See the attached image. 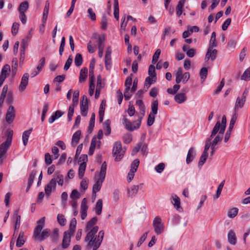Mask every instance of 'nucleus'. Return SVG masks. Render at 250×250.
I'll return each mask as SVG.
<instances>
[{
	"instance_id": "nucleus-51",
	"label": "nucleus",
	"mask_w": 250,
	"mask_h": 250,
	"mask_svg": "<svg viewBox=\"0 0 250 250\" xmlns=\"http://www.w3.org/2000/svg\"><path fill=\"white\" fill-rule=\"evenodd\" d=\"M56 179V183L57 182L59 185L62 186L63 184V176L62 174L57 172L55 174V177Z\"/></svg>"
},
{
	"instance_id": "nucleus-50",
	"label": "nucleus",
	"mask_w": 250,
	"mask_h": 250,
	"mask_svg": "<svg viewBox=\"0 0 250 250\" xmlns=\"http://www.w3.org/2000/svg\"><path fill=\"white\" fill-rule=\"evenodd\" d=\"M104 86V83L102 82V77L101 75H98L97 77V82L96 84V90L101 91V90Z\"/></svg>"
},
{
	"instance_id": "nucleus-10",
	"label": "nucleus",
	"mask_w": 250,
	"mask_h": 250,
	"mask_svg": "<svg viewBox=\"0 0 250 250\" xmlns=\"http://www.w3.org/2000/svg\"><path fill=\"white\" fill-rule=\"evenodd\" d=\"M218 126L219 124H217L216 126L213 127L210 137L207 139L205 143L204 150L203 153H204L205 154H208V151L210 146L211 139L214 136H215L216 135V134L218 132Z\"/></svg>"
},
{
	"instance_id": "nucleus-52",
	"label": "nucleus",
	"mask_w": 250,
	"mask_h": 250,
	"mask_svg": "<svg viewBox=\"0 0 250 250\" xmlns=\"http://www.w3.org/2000/svg\"><path fill=\"white\" fill-rule=\"evenodd\" d=\"M110 122L109 120H106L104 124V128L105 129V134L109 135L111 133V128L110 127Z\"/></svg>"
},
{
	"instance_id": "nucleus-38",
	"label": "nucleus",
	"mask_w": 250,
	"mask_h": 250,
	"mask_svg": "<svg viewBox=\"0 0 250 250\" xmlns=\"http://www.w3.org/2000/svg\"><path fill=\"white\" fill-rule=\"evenodd\" d=\"M95 64V59H93L89 65V78L95 79L94 75V69Z\"/></svg>"
},
{
	"instance_id": "nucleus-46",
	"label": "nucleus",
	"mask_w": 250,
	"mask_h": 250,
	"mask_svg": "<svg viewBox=\"0 0 250 250\" xmlns=\"http://www.w3.org/2000/svg\"><path fill=\"white\" fill-rule=\"evenodd\" d=\"M83 59L81 54L78 53L76 55L74 59L75 64L77 66H80L83 63Z\"/></svg>"
},
{
	"instance_id": "nucleus-47",
	"label": "nucleus",
	"mask_w": 250,
	"mask_h": 250,
	"mask_svg": "<svg viewBox=\"0 0 250 250\" xmlns=\"http://www.w3.org/2000/svg\"><path fill=\"white\" fill-rule=\"evenodd\" d=\"M238 212V208H233L229 210L228 212V216L230 218H233L237 215Z\"/></svg>"
},
{
	"instance_id": "nucleus-62",
	"label": "nucleus",
	"mask_w": 250,
	"mask_h": 250,
	"mask_svg": "<svg viewBox=\"0 0 250 250\" xmlns=\"http://www.w3.org/2000/svg\"><path fill=\"white\" fill-rule=\"evenodd\" d=\"M52 239L54 242H56L59 238V229L55 228L53 230V234L51 236Z\"/></svg>"
},
{
	"instance_id": "nucleus-57",
	"label": "nucleus",
	"mask_w": 250,
	"mask_h": 250,
	"mask_svg": "<svg viewBox=\"0 0 250 250\" xmlns=\"http://www.w3.org/2000/svg\"><path fill=\"white\" fill-rule=\"evenodd\" d=\"M208 157V154H205L204 153H202V155L200 157L199 163H198V166L199 167L202 166L206 162L207 159Z\"/></svg>"
},
{
	"instance_id": "nucleus-17",
	"label": "nucleus",
	"mask_w": 250,
	"mask_h": 250,
	"mask_svg": "<svg viewBox=\"0 0 250 250\" xmlns=\"http://www.w3.org/2000/svg\"><path fill=\"white\" fill-rule=\"evenodd\" d=\"M29 80V74L27 73L23 74L21 80L20 85L18 87L19 91L20 92H23L26 88V86L28 83Z\"/></svg>"
},
{
	"instance_id": "nucleus-8",
	"label": "nucleus",
	"mask_w": 250,
	"mask_h": 250,
	"mask_svg": "<svg viewBox=\"0 0 250 250\" xmlns=\"http://www.w3.org/2000/svg\"><path fill=\"white\" fill-rule=\"evenodd\" d=\"M125 153V149L123 148L121 142H116L113 146L112 154L115 157V160L117 162L120 161Z\"/></svg>"
},
{
	"instance_id": "nucleus-54",
	"label": "nucleus",
	"mask_w": 250,
	"mask_h": 250,
	"mask_svg": "<svg viewBox=\"0 0 250 250\" xmlns=\"http://www.w3.org/2000/svg\"><path fill=\"white\" fill-rule=\"evenodd\" d=\"M90 80V85H89V93L90 96H92L94 93V89H95V79L89 78Z\"/></svg>"
},
{
	"instance_id": "nucleus-7",
	"label": "nucleus",
	"mask_w": 250,
	"mask_h": 250,
	"mask_svg": "<svg viewBox=\"0 0 250 250\" xmlns=\"http://www.w3.org/2000/svg\"><path fill=\"white\" fill-rule=\"evenodd\" d=\"M148 74V76L146 78L144 85V89L146 91L156 82L155 67L153 64H151L149 66Z\"/></svg>"
},
{
	"instance_id": "nucleus-48",
	"label": "nucleus",
	"mask_w": 250,
	"mask_h": 250,
	"mask_svg": "<svg viewBox=\"0 0 250 250\" xmlns=\"http://www.w3.org/2000/svg\"><path fill=\"white\" fill-rule=\"evenodd\" d=\"M86 168V162H83L81 163L79 168V176L80 178H82L84 174Z\"/></svg>"
},
{
	"instance_id": "nucleus-25",
	"label": "nucleus",
	"mask_w": 250,
	"mask_h": 250,
	"mask_svg": "<svg viewBox=\"0 0 250 250\" xmlns=\"http://www.w3.org/2000/svg\"><path fill=\"white\" fill-rule=\"evenodd\" d=\"M187 98L185 93H180L176 94L174 96V100L177 103L181 104L184 103Z\"/></svg>"
},
{
	"instance_id": "nucleus-9",
	"label": "nucleus",
	"mask_w": 250,
	"mask_h": 250,
	"mask_svg": "<svg viewBox=\"0 0 250 250\" xmlns=\"http://www.w3.org/2000/svg\"><path fill=\"white\" fill-rule=\"evenodd\" d=\"M248 90L247 89H245L243 93H242L241 97H238L237 98L234 108L235 111H236L239 109L243 107L246 102V96L248 94Z\"/></svg>"
},
{
	"instance_id": "nucleus-37",
	"label": "nucleus",
	"mask_w": 250,
	"mask_h": 250,
	"mask_svg": "<svg viewBox=\"0 0 250 250\" xmlns=\"http://www.w3.org/2000/svg\"><path fill=\"white\" fill-rule=\"evenodd\" d=\"M182 76L183 69L181 67H179L175 72V81L177 83H179L181 82Z\"/></svg>"
},
{
	"instance_id": "nucleus-26",
	"label": "nucleus",
	"mask_w": 250,
	"mask_h": 250,
	"mask_svg": "<svg viewBox=\"0 0 250 250\" xmlns=\"http://www.w3.org/2000/svg\"><path fill=\"white\" fill-rule=\"evenodd\" d=\"M196 153L194 151V148L193 147L190 148L188 152L186 159V162L188 164H189L192 161Z\"/></svg>"
},
{
	"instance_id": "nucleus-1",
	"label": "nucleus",
	"mask_w": 250,
	"mask_h": 250,
	"mask_svg": "<svg viewBox=\"0 0 250 250\" xmlns=\"http://www.w3.org/2000/svg\"><path fill=\"white\" fill-rule=\"evenodd\" d=\"M98 229L99 227L95 226L87 232L84 238V241L87 244V249L97 250L100 247L104 239V232L103 230H101L96 235Z\"/></svg>"
},
{
	"instance_id": "nucleus-31",
	"label": "nucleus",
	"mask_w": 250,
	"mask_h": 250,
	"mask_svg": "<svg viewBox=\"0 0 250 250\" xmlns=\"http://www.w3.org/2000/svg\"><path fill=\"white\" fill-rule=\"evenodd\" d=\"M81 135L80 130L77 131L72 136L71 143L73 145L76 146L80 140Z\"/></svg>"
},
{
	"instance_id": "nucleus-63",
	"label": "nucleus",
	"mask_w": 250,
	"mask_h": 250,
	"mask_svg": "<svg viewBox=\"0 0 250 250\" xmlns=\"http://www.w3.org/2000/svg\"><path fill=\"white\" fill-rule=\"evenodd\" d=\"M72 61H73V57L72 56H70L68 57V59L67 60V61L65 62V64L64 65V70H67L69 68V67L72 62Z\"/></svg>"
},
{
	"instance_id": "nucleus-44",
	"label": "nucleus",
	"mask_w": 250,
	"mask_h": 250,
	"mask_svg": "<svg viewBox=\"0 0 250 250\" xmlns=\"http://www.w3.org/2000/svg\"><path fill=\"white\" fill-rule=\"evenodd\" d=\"M139 189V186L134 185L130 189L128 190V195L129 196L132 197L135 196Z\"/></svg>"
},
{
	"instance_id": "nucleus-5",
	"label": "nucleus",
	"mask_w": 250,
	"mask_h": 250,
	"mask_svg": "<svg viewBox=\"0 0 250 250\" xmlns=\"http://www.w3.org/2000/svg\"><path fill=\"white\" fill-rule=\"evenodd\" d=\"M13 135V131L11 129H8L5 132L6 140L0 145V165L2 163L6 152L11 145Z\"/></svg>"
},
{
	"instance_id": "nucleus-61",
	"label": "nucleus",
	"mask_w": 250,
	"mask_h": 250,
	"mask_svg": "<svg viewBox=\"0 0 250 250\" xmlns=\"http://www.w3.org/2000/svg\"><path fill=\"white\" fill-rule=\"evenodd\" d=\"M70 197L72 199L75 200L80 197V194L76 189H74L72 191L70 195Z\"/></svg>"
},
{
	"instance_id": "nucleus-42",
	"label": "nucleus",
	"mask_w": 250,
	"mask_h": 250,
	"mask_svg": "<svg viewBox=\"0 0 250 250\" xmlns=\"http://www.w3.org/2000/svg\"><path fill=\"white\" fill-rule=\"evenodd\" d=\"M208 75V69L206 67L201 68L200 71V76L201 79V83H203L206 79Z\"/></svg>"
},
{
	"instance_id": "nucleus-32",
	"label": "nucleus",
	"mask_w": 250,
	"mask_h": 250,
	"mask_svg": "<svg viewBox=\"0 0 250 250\" xmlns=\"http://www.w3.org/2000/svg\"><path fill=\"white\" fill-rule=\"evenodd\" d=\"M25 236L23 232L21 231L17 240L16 246L18 247H21L25 242Z\"/></svg>"
},
{
	"instance_id": "nucleus-35",
	"label": "nucleus",
	"mask_w": 250,
	"mask_h": 250,
	"mask_svg": "<svg viewBox=\"0 0 250 250\" xmlns=\"http://www.w3.org/2000/svg\"><path fill=\"white\" fill-rule=\"evenodd\" d=\"M185 3V0H180L176 6V14L178 17L181 15L183 12V8Z\"/></svg>"
},
{
	"instance_id": "nucleus-29",
	"label": "nucleus",
	"mask_w": 250,
	"mask_h": 250,
	"mask_svg": "<svg viewBox=\"0 0 250 250\" xmlns=\"http://www.w3.org/2000/svg\"><path fill=\"white\" fill-rule=\"evenodd\" d=\"M97 220L98 219L96 217H94L91 219L87 224L85 229V231H90L93 227H95V226H94L97 223Z\"/></svg>"
},
{
	"instance_id": "nucleus-36",
	"label": "nucleus",
	"mask_w": 250,
	"mask_h": 250,
	"mask_svg": "<svg viewBox=\"0 0 250 250\" xmlns=\"http://www.w3.org/2000/svg\"><path fill=\"white\" fill-rule=\"evenodd\" d=\"M103 208V201L102 199H99L98 200L96 207L94 208L95 212L97 214L100 215L102 213Z\"/></svg>"
},
{
	"instance_id": "nucleus-28",
	"label": "nucleus",
	"mask_w": 250,
	"mask_h": 250,
	"mask_svg": "<svg viewBox=\"0 0 250 250\" xmlns=\"http://www.w3.org/2000/svg\"><path fill=\"white\" fill-rule=\"evenodd\" d=\"M32 131V128H31L30 129L24 131L22 134V139L24 146H26L27 144L28 139Z\"/></svg>"
},
{
	"instance_id": "nucleus-30",
	"label": "nucleus",
	"mask_w": 250,
	"mask_h": 250,
	"mask_svg": "<svg viewBox=\"0 0 250 250\" xmlns=\"http://www.w3.org/2000/svg\"><path fill=\"white\" fill-rule=\"evenodd\" d=\"M106 102L105 100H104L102 101L100 104V108L99 112V114L100 116V122H102L103 120L104 116V112L105 110Z\"/></svg>"
},
{
	"instance_id": "nucleus-13",
	"label": "nucleus",
	"mask_w": 250,
	"mask_h": 250,
	"mask_svg": "<svg viewBox=\"0 0 250 250\" xmlns=\"http://www.w3.org/2000/svg\"><path fill=\"white\" fill-rule=\"evenodd\" d=\"M139 160L135 159L133 161L131 165V169L128 174L127 179L129 182H130L133 179L134 176V173L136 171L138 166L139 165Z\"/></svg>"
},
{
	"instance_id": "nucleus-64",
	"label": "nucleus",
	"mask_w": 250,
	"mask_h": 250,
	"mask_svg": "<svg viewBox=\"0 0 250 250\" xmlns=\"http://www.w3.org/2000/svg\"><path fill=\"white\" fill-rule=\"evenodd\" d=\"M19 24L17 22H14L12 27V34L13 35H16L18 32L19 28Z\"/></svg>"
},
{
	"instance_id": "nucleus-14",
	"label": "nucleus",
	"mask_w": 250,
	"mask_h": 250,
	"mask_svg": "<svg viewBox=\"0 0 250 250\" xmlns=\"http://www.w3.org/2000/svg\"><path fill=\"white\" fill-rule=\"evenodd\" d=\"M15 117V109L13 106L10 105L7 109L5 120L9 124H11Z\"/></svg>"
},
{
	"instance_id": "nucleus-60",
	"label": "nucleus",
	"mask_w": 250,
	"mask_h": 250,
	"mask_svg": "<svg viewBox=\"0 0 250 250\" xmlns=\"http://www.w3.org/2000/svg\"><path fill=\"white\" fill-rule=\"evenodd\" d=\"M79 97V91L78 90H75L73 92L72 104H77Z\"/></svg>"
},
{
	"instance_id": "nucleus-39",
	"label": "nucleus",
	"mask_w": 250,
	"mask_h": 250,
	"mask_svg": "<svg viewBox=\"0 0 250 250\" xmlns=\"http://www.w3.org/2000/svg\"><path fill=\"white\" fill-rule=\"evenodd\" d=\"M36 174H37L36 171H32L31 172V173L30 174L29 177L28 179V186H27V188L26 189V191H27L29 189L30 187L31 186L32 184H33L34 179L35 178Z\"/></svg>"
},
{
	"instance_id": "nucleus-4",
	"label": "nucleus",
	"mask_w": 250,
	"mask_h": 250,
	"mask_svg": "<svg viewBox=\"0 0 250 250\" xmlns=\"http://www.w3.org/2000/svg\"><path fill=\"white\" fill-rule=\"evenodd\" d=\"M106 170V164L104 162L102 165L99 174L96 176V182L93 186L92 195L96 197V193L101 188L103 183L105 179Z\"/></svg>"
},
{
	"instance_id": "nucleus-49",
	"label": "nucleus",
	"mask_w": 250,
	"mask_h": 250,
	"mask_svg": "<svg viewBox=\"0 0 250 250\" xmlns=\"http://www.w3.org/2000/svg\"><path fill=\"white\" fill-rule=\"evenodd\" d=\"M217 133H218V134L215 136L214 140L211 143L212 144H213V145H217V144L220 142L223 139V136L224 133H221L220 130H219V131Z\"/></svg>"
},
{
	"instance_id": "nucleus-59",
	"label": "nucleus",
	"mask_w": 250,
	"mask_h": 250,
	"mask_svg": "<svg viewBox=\"0 0 250 250\" xmlns=\"http://www.w3.org/2000/svg\"><path fill=\"white\" fill-rule=\"evenodd\" d=\"M180 85L178 84H175L172 88H168L167 89V92L171 94H175L177 91L180 89Z\"/></svg>"
},
{
	"instance_id": "nucleus-55",
	"label": "nucleus",
	"mask_w": 250,
	"mask_h": 250,
	"mask_svg": "<svg viewBox=\"0 0 250 250\" xmlns=\"http://www.w3.org/2000/svg\"><path fill=\"white\" fill-rule=\"evenodd\" d=\"M237 119V115L236 114H234L233 116H232L229 125V127L227 130L231 132L233 128L234 127V124L236 121Z\"/></svg>"
},
{
	"instance_id": "nucleus-6",
	"label": "nucleus",
	"mask_w": 250,
	"mask_h": 250,
	"mask_svg": "<svg viewBox=\"0 0 250 250\" xmlns=\"http://www.w3.org/2000/svg\"><path fill=\"white\" fill-rule=\"evenodd\" d=\"M77 221L75 218H72L70 222L69 229L63 233L62 248H67L70 245L71 237L73 235L75 230Z\"/></svg>"
},
{
	"instance_id": "nucleus-27",
	"label": "nucleus",
	"mask_w": 250,
	"mask_h": 250,
	"mask_svg": "<svg viewBox=\"0 0 250 250\" xmlns=\"http://www.w3.org/2000/svg\"><path fill=\"white\" fill-rule=\"evenodd\" d=\"M64 112L57 110L55 113L52 115L48 119V122L49 124H52L54 122V121L58 118L61 117L62 115H63Z\"/></svg>"
},
{
	"instance_id": "nucleus-2",
	"label": "nucleus",
	"mask_w": 250,
	"mask_h": 250,
	"mask_svg": "<svg viewBox=\"0 0 250 250\" xmlns=\"http://www.w3.org/2000/svg\"><path fill=\"white\" fill-rule=\"evenodd\" d=\"M136 104V105L139 106L140 109V115L139 117V119L133 123V125L126 118L124 117V119L123 124L125 125V128L129 131H133L139 128L141 125V120L145 115V108L143 101L141 100H137Z\"/></svg>"
},
{
	"instance_id": "nucleus-34",
	"label": "nucleus",
	"mask_w": 250,
	"mask_h": 250,
	"mask_svg": "<svg viewBox=\"0 0 250 250\" xmlns=\"http://www.w3.org/2000/svg\"><path fill=\"white\" fill-rule=\"evenodd\" d=\"M87 69L86 67L83 68L80 74L79 82L80 83L84 82L87 77Z\"/></svg>"
},
{
	"instance_id": "nucleus-11",
	"label": "nucleus",
	"mask_w": 250,
	"mask_h": 250,
	"mask_svg": "<svg viewBox=\"0 0 250 250\" xmlns=\"http://www.w3.org/2000/svg\"><path fill=\"white\" fill-rule=\"evenodd\" d=\"M214 47H208L205 57V62L210 60L214 62L217 57V50L214 48Z\"/></svg>"
},
{
	"instance_id": "nucleus-58",
	"label": "nucleus",
	"mask_w": 250,
	"mask_h": 250,
	"mask_svg": "<svg viewBox=\"0 0 250 250\" xmlns=\"http://www.w3.org/2000/svg\"><path fill=\"white\" fill-rule=\"evenodd\" d=\"M250 77V67L248 68L243 73L241 76V80L248 81Z\"/></svg>"
},
{
	"instance_id": "nucleus-45",
	"label": "nucleus",
	"mask_w": 250,
	"mask_h": 250,
	"mask_svg": "<svg viewBox=\"0 0 250 250\" xmlns=\"http://www.w3.org/2000/svg\"><path fill=\"white\" fill-rule=\"evenodd\" d=\"M57 220L58 223L62 226H64L66 224V219L64 216L62 214H58L57 215Z\"/></svg>"
},
{
	"instance_id": "nucleus-33",
	"label": "nucleus",
	"mask_w": 250,
	"mask_h": 250,
	"mask_svg": "<svg viewBox=\"0 0 250 250\" xmlns=\"http://www.w3.org/2000/svg\"><path fill=\"white\" fill-rule=\"evenodd\" d=\"M165 226L161 218L157 217V235L161 234L164 231Z\"/></svg>"
},
{
	"instance_id": "nucleus-19",
	"label": "nucleus",
	"mask_w": 250,
	"mask_h": 250,
	"mask_svg": "<svg viewBox=\"0 0 250 250\" xmlns=\"http://www.w3.org/2000/svg\"><path fill=\"white\" fill-rule=\"evenodd\" d=\"M171 202L176 210L179 211H182V208L180 206V199L177 195L174 194L171 195Z\"/></svg>"
},
{
	"instance_id": "nucleus-23",
	"label": "nucleus",
	"mask_w": 250,
	"mask_h": 250,
	"mask_svg": "<svg viewBox=\"0 0 250 250\" xmlns=\"http://www.w3.org/2000/svg\"><path fill=\"white\" fill-rule=\"evenodd\" d=\"M228 240L229 243L232 245L236 244V236L234 231L230 230L228 234Z\"/></svg>"
},
{
	"instance_id": "nucleus-24",
	"label": "nucleus",
	"mask_w": 250,
	"mask_h": 250,
	"mask_svg": "<svg viewBox=\"0 0 250 250\" xmlns=\"http://www.w3.org/2000/svg\"><path fill=\"white\" fill-rule=\"evenodd\" d=\"M226 122H227L226 117L225 115H224L222 118L221 124H220L219 121H218L216 123V124L214 127H215L217 124H219V126L218 127V131L220 130L221 133H224V132H225V130L226 129Z\"/></svg>"
},
{
	"instance_id": "nucleus-16",
	"label": "nucleus",
	"mask_w": 250,
	"mask_h": 250,
	"mask_svg": "<svg viewBox=\"0 0 250 250\" xmlns=\"http://www.w3.org/2000/svg\"><path fill=\"white\" fill-rule=\"evenodd\" d=\"M56 187V179L52 178L49 183L45 187V192L47 196H49L51 191L55 189Z\"/></svg>"
},
{
	"instance_id": "nucleus-20",
	"label": "nucleus",
	"mask_w": 250,
	"mask_h": 250,
	"mask_svg": "<svg viewBox=\"0 0 250 250\" xmlns=\"http://www.w3.org/2000/svg\"><path fill=\"white\" fill-rule=\"evenodd\" d=\"M81 209V218L82 220H84L87 216V210L88 209V206L87 205V200L86 198H83L82 200Z\"/></svg>"
},
{
	"instance_id": "nucleus-53",
	"label": "nucleus",
	"mask_w": 250,
	"mask_h": 250,
	"mask_svg": "<svg viewBox=\"0 0 250 250\" xmlns=\"http://www.w3.org/2000/svg\"><path fill=\"white\" fill-rule=\"evenodd\" d=\"M105 39L104 34L100 35L98 37V48H104V42Z\"/></svg>"
},
{
	"instance_id": "nucleus-12",
	"label": "nucleus",
	"mask_w": 250,
	"mask_h": 250,
	"mask_svg": "<svg viewBox=\"0 0 250 250\" xmlns=\"http://www.w3.org/2000/svg\"><path fill=\"white\" fill-rule=\"evenodd\" d=\"M81 112L83 116L87 115L88 109V100L86 96L83 95L80 102Z\"/></svg>"
},
{
	"instance_id": "nucleus-21",
	"label": "nucleus",
	"mask_w": 250,
	"mask_h": 250,
	"mask_svg": "<svg viewBox=\"0 0 250 250\" xmlns=\"http://www.w3.org/2000/svg\"><path fill=\"white\" fill-rule=\"evenodd\" d=\"M111 49L110 46H108L107 48V49L106 50L105 55V64L106 68L107 69H109L110 68L111 61Z\"/></svg>"
},
{
	"instance_id": "nucleus-41",
	"label": "nucleus",
	"mask_w": 250,
	"mask_h": 250,
	"mask_svg": "<svg viewBox=\"0 0 250 250\" xmlns=\"http://www.w3.org/2000/svg\"><path fill=\"white\" fill-rule=\"evenodd\" d=\"M217 46L216 40V33L213 32L211 34V38L209 41V47H215Z\"/></svg>"
},
{
	"instance_id": "nucleus-15",
	"label": "nucleus",
	"mask_w": 250,
	"mask_h": 250,
	"mask_svg": "<svg viewBox=\"0 0 250 250\" xmlns=\"http://www.w3.org/2000/svg\"><path fill=\"white\" fill-rule=\"evenodd\" d=\"M10 72V67L8 64H5L2 68L0 75V87L2 85L6 77L9 75Z\"/></svg>"
},
{
	"instance_id": "nucleus-22",
	"label": "nucleus",
	"mask_w": 250,
	"mask_h": 250,
	"mask_svg": "<svg viewBox=\"0 0 250 250\" xmlns=\"http://www.w3.org/2000/svg\"><path fill=\"white\" fill-rule=\"evenodd\" d=\"M100 141H97L96 138L94 137L92 138L89 150V154L90 155H92L93 154L96 145H97L98 147H100Z\"/></svg>"
},
{
	"instance_id": "nucleus-43",
	"label": "nucleus",
	"mask_w": 250,
	"mask_h": 250,
	"mask_svg": "<svg viewBox=\"0 0 250 250\" xmlns=\"http://www.w3.org/2000/svg\"><path fill=\"white\" fill-rule=\"evenodd\" d=\"M114 18L117 20H119V8L118 5V0H114Z\"/></svg>"
},
{
	"instance_id": "nucleus-56",
	"label": "nucleus",
	"mask_w": 250,
	"mask_h": 250,
	"mask_svg": "<svg viewBox=\"0 0 250 250\" xmlns=\"http://www.w3.org/2000/svg\"><path fill=\"white\" fill-rule=\"evenodd\" d=\"M19 210H17L15 211L13 215V219L15 221V224L20 225L21 217L19 214Z\"/></svg>"
},
{
	"instance_id": "nucleus-3",
	"label": "nucleus",
	"mask_w": 250,
	"mask_h": 250,
	"mask_svg": "<svg viewBox=\"0 0 250 250\" xmlns=\"http://www.w3.org/2000/svg\"><path fill=\"white\" fill-rule=\"evenodd\" d=\"M45 217H43L37 221V226L34 230L33 237L35 240L42 241L49 236L50 234L49 229H46L42 231L45 225Z\"/></svg>"
},
{
	"instance_id": "nucleus-40",
	"label": "nucleus",
	"mask_w": 250,
	"mask_h": 250,
	"mask_svg": "<svg viewBox=\"0 0 250 250\" xmlns=\"http://www.w3.org/2000/svg\"><path fill=\"white\" fill-rule=\"evenodd\" d=\"M28 7L29 5L27 1L21 2L19 8L20 13H24L27 10Z\"/></svg>"
},
{
	"instance_id": "nucleus-18",
	"label": "nucleus",
	"mask_w": 250,
	"mask_h": 250,
	"mask_svg": "<svg viewBox=\"0 0 250 250\" xmlns=\"http://www.w3.org/2000/svg\"><path fill=\"white\" fill-rule=\"evenodd\" d=\"M152 113H150L148 117L147 124L148 126L151 125L155 120L154 114H156V101H154L152 105Z\"/></svg>"
}]
</instances>
